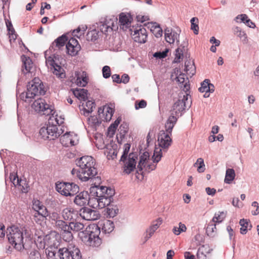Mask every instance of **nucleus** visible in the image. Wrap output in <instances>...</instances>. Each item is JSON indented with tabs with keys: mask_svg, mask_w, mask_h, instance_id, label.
<instances>
[{
	"mask_svg": "<svg viewBox=\"0 0 259 259\" xmlns=\"http://www.w3.org/2000/svg\"><path fill=\"white\" fill-rule=\"evenodd\" d=\"M32 208L35 212H40L42 215H48V211L42 203L38 200L33 201Z\"/></svg>",
	"mask_w": 259,
	"mask_h": 259,
	"instance_id": "obj_31",
	"label": "nucleus"
},
{
	"mask_svg": "<svg viewBox=\"0 0 259 259\" xmlns=\"http://www.w3.org/2000/svg\"><path fill=\"white\" fill-rule=\"evenodd\" d=\"M131 34L135 41L143 44L146 42L147 39V32L145 28L142 25L133 27L130 29Z\"/></svg>",
	"mask_w": 259,
	"mask_h": 259,
	"instance_id": "obj_8",
	"label": "nucleus"
},
{
	"mask_svg": "<svg viewBox=\"0 0 259 259\" xmlns=\"http://www.w3.org/2000/svg\"><path fill=\"white\" fill-rule=\"evenodd\" d=\"M89 194L87 191H82L77 194L74 200V202L76 205L82 206L88 204Z\"/></svg>",
	"mask_w": 259,
	"mask_h": 259,
	"instance_id": "obj_25",
	"label": "nucleus"
},
{
	"mask_svg": "<svg viewBox=\"0 0 259 259\" xmlns=\"http://www.w3.org/2000/svg\"><path fill=\"white\" fill-rule=\"evenodd\" d=\"M81 171V179L86 182L92 179L97 174V170L95 167V160L91 156H84L80 157L77 163Z\"/></svg>",
	"mask_w": 259,
	"mask_h": 259,
	"instance_id": "obj_2",
	"label": "nucleus"
},
{
	"mask_svg": "<svg viewBox=\"0 0 259 259\" xmlns=\"http://www.w3.org/2000/svg\"><path fill=\"white\" fill-rule=\"evenodd\" d=\"M217 223H212V222H210L209 224L207 225L206 231L207 234H212L214 232H216L217 228L216 225Z\"/></svg>",
	"mask_w": 259,
	"mask_h": 259,
	"instance_id": "obj_56",
	"label": "nucleus"
},
{
	"mask_svg": "<svg viewBox=\"0 0 259 259\" xmlns=\"http://www.w3.org/2000/svg\"><path fill=\"white\" fill-rule=\"evenodd\" d=\"M58 254L60 259H70L71 257L72 259H82L80 250L72 243L60 248Z\"/></svg>",
	"mask_w": 259,
	"mask_h": 259,
	"instance_id": "obj_6",
	"label": "nucleus"
},
{
	"mask_svg": "<svg viewBox=\"0 0 259 259\" xmlns=\"http://www.w3.org/2000/svg\"><path fill=\"white\" fill-rule=\"evenodd\" d=\"M40 254L39 252L36 250H32L29 254V259H40Z\"/></svg>",
	"mask_w": 259,
	"mask_h": 259,
	"instance_id": "obj_62",
	"label": "nucleus"
},
{
	"mask_svg": "<svg viewBox=\"0 0 259 259\" xmlns=\"http://www.w3.org/2000/svg\"><path fill=\"white\" fill-rule=\"evenodd\" d=\"M100 233V228L97 225L93 224L89 226L86 230L82 232L80 234H85L82 241L87 245L93 247H98L102 243V240L99 237Z\"/></svg>",
	"mask_w": 259,
	"mask_h": 259,
	"instance_id": "obj_3",
	"label": "nucleus"
},
{
	"mask_svg": "<svg viewBox=\"0 0 259 259\" xmlns=\"http://www.w3.org/2000/svg\"><path fill=\"white\" fill-rule=\"evenodd\" d=\"M99 27L101 32L106 33L108 31L114 30L115 26L113 20L110 19L109 21L101 22Z\"/></svg>",
	"mask_w": 259,
	"mask_h": 259,
	"instance_id": "obj_32",
	"label": "nucleus"
},
{
	"mask_svg": "<svg viewBox=\"0 0 259 259\" xmlns=\"http://www.w3.org/2000/svg\"><path fill=\"white\" fill-rule=\"evenodd\" d=\"M114 111L113 108L107 105L104 106L103 108H100L98 110L100 116L106 121H109L111 119Z\"/></svg>",
	"mask_w": 259,
	"mask_h": 259,
	"instance_id": "obj_22",
	"label": "nucleus"
},
{
	"mask_svg": "<svg viewBox=\"0 0 259 259\" xmlns=\"http://www.w3.org/2000/svg\"><path fill=\"white\" fill-rule=\"evenodd\" d=\"M67 52L71 56H75L80 50V46L77 39L71 38L66 45Z\"/></svg>",
	"mask_w": 259,
	"mask_h": 259,
	"instance_id": "obj_19",
	"label": "nucleus"
},
{
	"mask_svg": "<svg viewBox=\"0 0 259 259\" xmlns=\"http://www.w3.org/2000/svg\"><path fill=\"white\" fill-rule=\"evenodd\" d=\"M235 177V170L233 168H228L226 170L224 182L226 184H230Z\"/></svg>",
	"mask_w": 259,
	"mask_h": 259,
	"instance_id": "obj_38",
	"label": "nucleus"
},
{
	"mask_svg": "<svg viewBox=\"0 0 259 259\" xmlns=\"http://www.w3.org/2000/svg\"><path fill=\"white\" fill-rule=\"evenodd\" d=\"M99 197L89 195L88 204L91 207L95 209H99Z\"/></svg>",
	"mask_w": 259,
	"mask_h": 259,
	"instance_id": "obj_40",
	"label": "nucleus"
},
{
	"mask_svg": "<svg viewBox=\"0 0 259 259\" xmlns=\"http://www.w3.org/2000/svg\"><path fill=\"white\" fill-rule=\"evenodd\" d=\"M75 83L79 87H84L89 82V77L87 73L82 70H79L75 72Z\"/></svg>",
	"mask_w": 259,
	"mask_h": 259,
	"instance_id": "obj_20",
	"label": "nucleus"
},
{
	"mask_svg": "<svg viewBox=\"0 0 259 259\" xmlns=\"http://www.w3.org/2000/svg\"><path fill=\"white\" fill-rule=\"evenodd\" d=\"M60 140L62 145L65 147L74 146L78 143L76 136L70 133H66L61 136Z\"/></svg>",
	"mask_w": 259,
	"mask_h": 259,
	"instance_id": "obj_17",
	"label": "nucleus"
},
{
	"mask_svg": "<svg viewBox=\"0 0 259 259\" xmlns=\"http://www.w3.org/2000/svg\"><path fill=\"white\" fill-rule=\"evenodd\" d=\"M112 196L106 195L104 197H99V209H102L108 206L111 202Z\"/></svg>",
	"mask_w": 259,
	"mask_h": 259,
	"instance_id": "obj_37",
	"label": "nucleus"
},
{
	"mask_svg": "<svg viewBox=\"0 0 259 259\" xmlns=\"http://www.w3.org/2000/svg\"><path fill=\"white\" fill-rule=\"evenodd\" d=\"M70 230H66V231H64L62 234L63 240L67 242L72 241L73 239V235Z\"/></svg>",
	"mask_w": 259,
	"mask_h": 259,
	"instance_id": "obj_53",
	"label": "nucleus"
},
{
	"mask_svg": "<svg viewBox=\"0 0 259 259\" xmlns=\"http://www.w3.org/2000/svg\"><path fill=\"white\" fill-rule=\"evenodd\" d=\"M46 64L51 69L54 74L57 77L63 79L66 77V74L64 69L57 64L54 60L51 57H49L46 60Z\"/></svg>",
	"mask_w": 259,
	"mask_h": 259,
	"instance_id": "obj_13",
	"label": "nucleus"
},
{
	"mask_svg": "<svg viewBox=\"0 0 259 259\" xmlns=\"http://www.w3.org/2000/svg\"><path fill=\"white\" fill-rule=\"evenodd\" d=\"M172 231L175 235H179L182 232H185L187 231V227L185 224L180 222L179 223V227H174Z\"/></svg>",
	"mask_w": 259,
	"mask_h": 259,
	"instance_id": "obj_48",
	"label": "nucleus"
},
{
	"mask_svg": "<svg viewBox=\"0 0 259 259\" xmlns=\"http://www.w3.org/2000/svg\"><path fill=\"white\" fill-rule=\"evenodd\" d=\"M118 211L119 209L116 205L109 204L107 208V213L110 218H113L116 216Z\"/></svg>",
	"mask_w": 259,
	"mask_h": 259,
	"instance_id": "obj_43",
	"label": "nucleus"
},
{
	"mask_svg": "<svg viewBox=\"0 0 259 259\" xmlns=\"http://www.w3.org/2000/svg\"><path fill=\"white\" fill-rule=\"evenodd\" d=\"M18 188L22 191V193H27L28 191V184L26 183L25 181L24 184L21 183V184L18 185Z\"/></svg>",
	"mask_w": 259,
	"mask_h": 259,
	"instance_id": "obj_64",
	"label": "nucleus"
},
{
	"mask_svg": "<svg viewBox=\"0 0 259 259\" xmlns=\"http://www.w3.org/2000/svg\"><path fill=\"white\" fill-rule=\"evenodd\" d=\"M136 164V159L134 157L133 154H130L128 160L124 164L123 172L126 174H130L135 169Z\"/></svg>",
	"mask_w": 259,
	"mask_h": 259,
	"instance_id": "obj_27",
	"label": "nucleus"
},
{
	"mask_svg": "<svg viewBox=\"0 0 259 259\" xmlns=\"http://www.w3.org/2000/svg\"><path fill=\"white\" fill-rule=\"evenodd\" d=\"M239 223L241 226L240 228V233L242 234H245L247 232V230L250 229L251 227V225H249V222L247 220H241Z\"/></svg>",
	"mask_w": 259,
	"mask_h": 259,
	"instance_id": "obj_42",
	"label": "nucleus"
},
{
	"mask_svg": "<svg viewBox=\"0 0 259 259\" xmlns=\"http://www.w3.org/2000/svg\"><path fill=\"white\" fill-rule=\"evenodd\" d=\"M179 34L172 29L168 28L165 30V39L169 44H174L175 41L179 42Z\"/></svg>",
	"mask_w": 259,
	"mask_h": 259,
	"instance_id": "obj_28",
	"label": "nucleus"
},
{
	"mask_svg": "<svg viewBox=\"0 0 259 259\" xmlns=\"http://www.w3.org/2000/svg\"><path fill=\"white\" fill-rule=\"evenodd\" d=\"M177 121V118L174 115V113L170 114L165 125V132L171 134L172 130Z\"/></svg>",
	"mask_w": 259,
	"mask_h": 259,
	"instance_id": "obj_33",
	"label": "nucleus"
},
{
	"mask_svg": "<svg viewBox=\"0 0 259 259\" xmlns=\"http://www.w3.org/2000/svg\"><path fill=\"white\" fill-rule=\"evenodd\" d=\"M10 179L11 182L13 184L15 187L18 186L21 183L24 184L25 181L21 179H19L18 176L15 174H11L10 175Z\"/></svg>",
	"mask_w": 259,
	"mask_h": 259,
	"instance_id": "obj_51",
	"label": "nucleus"
},
{
	"mask_svg": "<svg viewBox=\"0 0 259 259\" xmlns=\"http://www.w3.org/2000/svg\"><path fill=\"white\" fill-rule=\"evenodd\" d=\"M23 72L27 78H31L35 75L36 67L33 63L30 58L23 56Z\"/></svg>",
	"mask_w": 259,
	"mask_h": 259,
	"instance_id": "obj_11",
	"label": "nucleus"
},
{
	"mask_svg": "<svg viewBox=\"0 0 259 259\" xmlns=\"http://www.w3.org/2000/svg\"><path fill=\"white\" fill-rule=\"evenodd\" d=\"M32 108L37 112L44 115H50L53 110L50 105L48 104L43 99L39 98L35 100L32 104Z\"/></svg>",
	"mask_w": 259,
	"mask_h": 259,
	"instance_id": "obj_10",
	"label": "nucleus"
},
{
	"mask_svg": "<svg viewBox=\"0 0 259 259\" xmlns=\"http://www.w3.org/2000/svg\"><path fill=\"white\" fill-rule=\"evenodd\" d=\"M209 80L208 79H205L201 85V87L199 88V90L200 92H208L210 89V87H208Z\"/></svg>",
	"mask_w": 259,
	"mask_h": 259,
	"instance_id": "obj_57",
	"label": "nucleus"
},
{
	"mask_svg": "<svg viewBox=\"0 0 259 259\" xmlns=\"http://www.w3.org/2000/svg\"><path fill=\"white\" fill-rule=\"evenodd\" d=\"M46 127L48 131V133L49 134L50 140H54L59 136V133L58 132V127L55 125L49 124L48 122V124Z\"/></svg>",
	"mask_w": 259,
	"mask_h": 259,
	"instance_id": "obj_35",
	"label": "nucleus"
},
{
	"mask_svg": "<svg viewBox=\"0 0 259 259\" xmlns=\"http://www.w3.org/2000/svg\"><path fill=\"white\" fill-rule=\"evenodd\" d=\"M193 165L195 167H197V170L199 173L204 172L205 169L204 160L202 158L197 159Z\"/></svg>",
	"mask_w": 259,
	"mask_h": 259,
	"instance_id": "obj_50",
	"label": "nucleus"
},
{
	"mask_svg": "<svg viewBox=\"0 0 259 259\" xmlns=\"http://www.w3.org/2000/svg\"><path fill=\"white\" fill-rule=\"evenodd\" d=\"M55 225L57 228L61 229L63 231L69 230V225H68L67 223L63 220H56Z\"/></svg>",
	"mask_w": 259,
	"mask_h": 259,
	"instance_id": "obj_54",
	"label": "nucleus"
},
{
	"mask_svg": "<svg viewBox=\"0 0 259 259\" xmlns=\"http://www.w3.org/2000/svg\"><path fill=\"white\" fill-rule=\"evenodd\" d=\"M74 95L79 100L85 102L88 100V91L84 89H77L73 90Z\"/></svg>",
	"mask_w": 259,
	"mask_h": 259,
	"instance_id": "obj_34",
	"label": "nucleus"
},
{
	"mask_svg": "<svg viewBox=\"0 0 259 259\" xmlns=\"http://www.w3.org/2000/svg\"><path fill=\"white\" fill-rule=\"evenodd\" d=\"M161 157L162 150L160 147L155 148L152 160L149 159V154L147 152H144L140 156L138 168L139 171H141V179L143 178L144 171L150 172L156 168V163L161 160Z\"/></svg>",
	"mask_w": 259,
	"mask_h": 259,
	"instance_id": "obj_1",
	"label": "nucleus"
},
{
	"mask_svg": "<svg viewBox=\"0 0 259 259\" xmlns=\"http://www.w3.org/2000/svg\"><path fill=\"white\" fill-rule=\"evenodd\" d=\"M7 237L9 242L18 249L24 248L23 244V228L13 226L8 228Z\"/></svg>",
	"mask_w": 259,
	"mask_h": 259,
	"instance_id": "obj_4",
	"label": "nucleus"
},
{
	"mask_svg": "<svg viewBox=\"0 0 259 259\" xmlns=\"http://www.w3.org/2000/svg\"><path fill=\"white\" fill-rule=\"evenodd\" d=\"M130 145L128 144L124 145L123 152L120 158L121 161H124L126 160V157L130 149Z\"/></svg>",
	"mask_w": 259,
	"mask_h": 259,
	"instance_id": "obj_60",
	"label": "nucleus"
},
{
	"mask_svg": "<svg viewBox=\"0 0 259 259\" xmlns=\"http://www.w3.org/2000/svg\"><path fill=\"white\" fill-rule=\"evenodd\" d=\"M50 234L46 236L45 243L50 249L56 248L59 244L57 236L56 235L58 234L55 232H53Z\"/></svg>",
	"mask_w": 259,
	"mask_h": 259,
	"instance_id": "obj_23",
	"label": "nucleus"
},
{
	"mask_svg": "<svg viewBox=\"0 0 259 259\" xmlns=\"http://www.w3.org/2000/svg\"><path fill=\"white\" fill-rule=\"evenodd\" d=\"M227 213L225 211H219L214 214L212 219V223L219 224L222 223L226 217Z\"/></svg>",
	"mask_w": 259,
	"mask_h": 259,
	"instance_id": "obj_39",
	"label": "nucleus"
},
{
	"mask_svg": "<svg viewBox=\"0 0 259 259\" xmlns=\"http://www.w3.org/2000/svg\"><path fill=\"white\" fill-rule=\"evenodd\" d=\"M185 71L190 76H192L195 73V67L194 63L188 61L185 62Z\"/></svg>",
	"mask_w": 259,
	"mask_h": 259,
	"instance_id": "obj_44",
	"label": "nucleus"
},
{
	"mask_svg": "<svg viewBox=\"0 0 259 259\" xmlns=\"http://www.w3.org/2000/svg\"><path fill=\"white\" fill-rule=\"evenodd\" d=\"M88 121L89 125L93 128H96L101 123V120L96 116H91L88 118Z\"/></svg>",
	"mask_w": 259,
	"mask_h": 259,
	"instance_id": "obj_46",
	"label": "nucleus"
},
{
	"mask_svg": "<svg viewBox=\"0 0 259 259\" xmlns=\"http://www.w3.org/2000/svg\"><path fill=\"white\" fill-rule=\"evenodd\" d=\"M162 220L161 218H158L153 222L151 226L147 230L146 235L145 236L146 241L148 240L154 233L156 230L162 224Z\"/></svg>",
	"mask_w": 259,
	"mask_h": 259,
	"instance_id": "obj_29",
	"label": "nucleus"
},
{
	"mask_svg": "<svg viewBox=\"0 0 259 259\" xmlns=\"http://www.w3.org/2000/svg\"><path fill=\"white\" fill-rule=\"evenodd\" d=\"M118 20L120 28L125 31L130 28L133 18L130 13L122 12L119 15Z\"/></svg>",
	"mask_w": 259,
	"mask_h": 259,
	"instance_id": "obj_15",
	"label": "nucleus"
},
{
	"mask_svg": "<svg viewBox=\"0 0 259 259\" xmlns=\"http://www.w3.org/2000/svg\"><path fill=\"white\" fill-rule=\"evenodd\" d=\"M171 135L164 130L160 131L158 137V141L160 147L167 148L170 145L171 139L170 136Z\"/></svg>",
	"mask_w": 259,
	"mask_h": 259,
	"instance_id": "obj_18",
	"label": "nucleus"
},
{
	"mask_svg": "<svg viewBox=\"0 0 259 259\" xmlns=\"http://www.w3.org/2000/svg\"><path fill=\"white\" fill-rule=\"evenodd\" d=\"M80 216L87 221H95L100 217L99 212L95 210H92L88 207H83L79 210Z\"/></svg>",
	"mask_w": 259,
	"mask_h": 259,
	"instance_id": "obj_14",
	"label": "nucleus"
},
{
	"mask_svg": "<svg viewBox=\"0 0 259 259\" xmlns=\"http://www.w3.org/2000/svg\"><path fill=\"white\" fill-rule=\"evenodd\" d=\"M46 92V88L41 80L39 78L35 77L28 82L26 98H33L36 96L44 95Z\"/></svg>",
	"mask_w": 259,
	"mask_h": 259,
	"instance_id": "obj_5",
	"label": "nucleus"
},
{
	"mask_svg": "<svg viewBox=\"0 0 259 259\" xmlns=\"http://www.w3.org/2000/svg\"><path fill=\"white\" fill-rule=\"evenodd\" d=\"M103 76L105 78H109L111 75L110 68L108 66H105L102 69Z\"/></svg>",
	"mask_w": 259,
	"mask_h": 259,
	"instance_id": "obj_61",
	"label": "nucleus"
},
{
	"mask_svg": "<svg viewBox=\"0 0 259 259\" xmlns=\"http://www.w3.org/2000/svg\"><path fill=\"white\" fill-rule=\"evenodd\" d=\"M78 215L77 211L72 207H66L62 211V215L65 220L71 221L76 219Z\"/></svg>",
	"mask_w": 259,
	"mask_h": 259,
	"instance_id": "obj_26",
	"label": "nucleus"
},
{
	"mask_svg": "<svg viewBox=\"0 0 259 259\" xmlns=\"http://www.w3.org/2000/svg\"><path fill=\"white\" fill-rule=\"evenodd\" d=\"M188 94L186 93V95L183 96H179V99L176 101L172 106L170 110L171 114L174 113L175 116H178L179 115H182V112H183L186 107V102L188 100Z\"/></svg>",
	"mask_w": 259,
	"mask_h": 259,
	"instance_id": "obj_9",
	"label": "nucleus"
},
{
	"mask_svg": "<svg viewBox=\"0 0 259 259\" xmlns=\"http://www.w3.org/2000/svg\"><path fill=\"white\" fill-rule=\"evenodd\" d=\"M83 228V224L77 222H71L69 224V230L76 232L82 230Z\"/></svg>",
	"mask_w": 259,
	"mask_h": 259,
	"instance_id": "obj_47",
	"label": "nucleus"
},
{
	"mask_svg": "<svg viewBox=\"0 0 259 259\" xmlns=\"http://www.w3.org/2000/svg\"><path fill=\"white\" fill-rule=\"evenodd\" d=\"M178 75V76H176V79L177 82H179L182 84L181 88L183 87V91L187 94V92L189 91L190 85L189 84V80L188 77H185V74L184 73H181L180 70L178 68H175L174 69V71L171 75L172 76H174V74H176V75Z\"/></svg>",
	"mask_w": 259,
	"mask_h": 259,
	"instance_id": "obj_16",
	"label": "nucleus"
},
{
	"mask_svg": "<svg viewBox=\"0 0 259 259\" xmlns=\"http://www.w3.org/2000/svg\"><path fill=\"white\" fill-rule=\"evenodd\" d=\"M147 106V102L144 100H142L139 102L137 101L135 102V108L139 109L140 108H144Z\"/></svg>",
	"mask_w": 259,
	"mask_h": 259,
	"instance_id": "obj_63",
	"label": "nucleus"
},
{
	"mask_svg": "<svg viewBox=\"0 0 259 259\" xmlns=\"http://www.w3.org/2000/svg\"><path fill=\"white\" fill-rule=\"evenodd\" d=\"M198 20L196 18H192L191 20V29L193 30L195 34H197L199 32V27L198 25Z\"/></svg>",
	"mask_w": 259,
	"mask_h": 259,
	"instance_id": "obj_55",
	"label": "nucleus"
},
{
	"mask_svg": "<svg viewBox=\"0 0 259 259\" xmlns=\"http://www.w3.org/2000/svg\"><path fill=\"white\" fill-rule=\"evenodd\" d=\"M51 114V116L49 117L48 121L49 124L55 125L57 127L58 125L61 124L63 122L60 117H58L57 115H54L53 112Z\"/></svg>",
	"mask_w": 259,
	"mask_h": 259,
	"instance_id": "obj_45",
	"label": "nucleus"
},
{
	"mask_svg": "<svg viewBox=\"0 0 259 259\" xmlns=\"http://www.w3.org/2000/svg\"><path fill=\"white\" fill-rule=\"evenodd\" d=\"M147 27L150 29L151 32L156 37H159L162 36V30L160 25L156 22L148 23Z\"/></svg>",
	"mask_w": 259,
	"mask_h": 259,
	"instance_id": "obj_30",
	"label": "nucleus"
},
{
	"mask_svg": "<svg viewBox=\"0 0 259 259\" xmlns=\"http://www.w3.org/2000/svg\"><path fill=\"white\" fill-rule=\"evenodd\" d=\"M90 194L91 196L102 197L107 195L113 196L114 191L112 189L108 188L106 186L94 185L91 187Z\"/></svg>",
	"mask_w": 259,
	"mask_h": 259,
	"instance_id": "obj_12",
	"label": "nucleus"
},
{
	"mask_svg": "<svg viewBox=\"0 0 259 259\" xmlns=\"http://www.w3.org/2000/svg\"><path fill=\"white\" fill-rule=\"evenodd\" d=\"M102 230L105 233H110L114 229V225L112 221L105 220L102 224Z\"/></svg>",
	"mask_w": 259,
	"mask_h": 259,
	"instance_id": "obj_36",
	"label": "nucleus"
},
{
	"mask_svg": "<svg viewBox=\"0 0 259 259\" xmlns=\"http://www.w3.org/2000/svg\"><path fill=\"white\" fill-rule=\"evenodd\" d=\"M48 132L47 127L44 126L41 127L39 132L41 138L44 140H49V134Z\"/></svg>",
	"mask_w": 259,
	"mask_h": 259,
	"instance_id": "obj_59",
	"label": "nucleus"
},
{
	"mask_svg": "<svg viewBox=\"0 0 259 259\" xmlns=\"http://www.w3.org/2000/svg\"><path fill=\"white\" fill-rule=\"evenodd\" d=\"M234 33L237 36L240 37L243 44L247 43L248 39L247 34L244 31H242L239 27H236L235 28Z\"/></svg>",
	"mask_w": 259,
	"mask_h": 259,
	"instance_id": "obj_41",
	"label": "nucleus"
},
{
	"mask_svg": "<svg viewBox=\"0 0 259 259\" xmlns=\"http://www.w3.org/2000/svg\"><path fill=\"white\" fill-rule=\"evenodd\" d=\"M67 40V38L65 35H62L56 39L53 44L55 45L59 49H60L61 47L66 45V44Z\"/></svg>",
	"mask_w": 259,
	"mask_h": 259,
	"instance_id": "obj_49",
	"label": "nucleus"
},
{
	"mask_svg": "<svg viewBox=\"0 0 259 259\" xmlns=\"http://www.w3.org/2000/svg\"><path fill=\"white\" fill-rule=\"evenodd\" d=\"M56 190L61 194L68 196H73L79 192V187L72 183L61 182L56 184Z\"/></svg>",
	"mask_w": 259,
	"mask_h": 259,
	"instance_id": "obj_7",
	"label": "nucleus"
},
{
	"mask_svg": "<svg viewBox=\"0 0 259 259\" xmlns=\"http://www.w3.org/2000/svg\"><path fill=\"white\" fill-rule=\"evenodd\" d=\"M101 149L105 148L104 153L108 159H114L116 158L117 154V146L113 143H110L105 147H101Z\"/></svg>",
	"mask_w": 259,
	"mask_h": 259,
	"instance_id": "obj_21",
	"label": "nucleus"
},
{
	"mask_svg": "<svg viewBox=\"0 0 259 259\" xmlns=\"http://www.w3.org/2000/svg\"><path fill=\"white\" fill-rule=\"evenodd\" d=\"M98 38V32L96 30H92L88 32L87 39L89 41H95Z\"/></svg>",
	"mask_w": 259,
	"mask_h": 259,
	"instance_id": "obj_52",
	"label": "nucleus"
},
{
	"mask_svg": "<svg viewBox=\"0 0 259 259\" xmlns=\"http://www.w3.org/2000/svg\"><path fill=\"white\" fill-rule=\"evenodd\" d=\"M95 104L92 101L88 100L82 102L79 108L81 113L84 116H88L93 111V108H95Z\"/></svg>",
	"mask_w": 259,
	"mask_h": 259,
	"instance_id": "obj_24",
	"label": "nucleus"
},
{
	"mask_svg": "<svg viewBox=\"0 0 259 259\" xmlns=\"http://www.w3.org/2000/svg\"><path fill=\"white\" fill-rule=\"evenodd\" d=\"M48 215H42L40 212H35L33 215L34 221L38 224H40L44 220V219Z\"/></svg>",
	"mask_w": 259,
	"mask_h": 259,
	"instance_id": "obj_58",
	"label": "nucleus"
}]
</instances>
